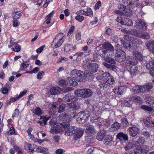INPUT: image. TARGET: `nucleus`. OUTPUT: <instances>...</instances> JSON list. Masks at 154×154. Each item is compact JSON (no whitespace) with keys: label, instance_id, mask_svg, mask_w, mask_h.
Masks as SVG:
<instances>
[{"label":"nucleus","instance_id":"obj_18","mask_svg":"<svg viewBox=\"0 0 154 154\" xmlns=\"http://www.w3.org/2000/svg\"><path fill=\"white\" fill-rule=\"evenodd\" d=\"M64 49L65 52L70 54L71 52H72V51L76 49V46L66 44L64 45Z\"/></svg>","mask_w":154,"mask_h":154},{"label":"nucleus","instance_id":"obj_58","mask_svg":"<svg viewBox=\"0 0 154 154\" xmlns=\"http://www.w3.org/2000/svg\"><path fill=\"white\" fill-rule=\"evenodd\" d=\"M44 75V72L43 71L39 72L37 74V78L38 79H40Z\"/></svg>","mask_w":154,"mask_h":154},{"label":"nucleus","instance_id":"obj_43","mask_svg":"<svg viewBox=\"0 0 154 154\" xmlns=\"http://www.w3.org/2000/svg\"><path fill=\"white\" fill-rule=\"evenodd\" d=\"M67 104L69 105L70 107L72 108L75 109H77L79 107V106L78 105V104L76 103H68Z\"/></svg>","mask_w":154,"mask_h":154},{"label":"nucleus","instance_id":"obj_26","mask_svg":"<svg viewBox=\"0 0 154 154\" xmlns=\"http://www.w3.org/2000/svg\"><path fill=\"white\" fill-rule=\"evenodd\" d=\"M112 137L110 135H107L104 140L105 144L109 145L110 146L113 144Z\"/></svg>","mask_w":154,"mask_h":154},{"label":"nucleus","instance_id":"obj_44","mask_svg":"<svg viewBox=\"0 0 154 154\" xmlns=\"http://www.w3.org/2000/svg\"><path fill=\"white\" fill-rule=\"evenodd\" d=\"M141 108L142 109L149 112H151L152 111L153 109L152 107L145 105H143L141 106Z\"/></svg>","mask_w":154,"mask_h":154},{"label":"nucleus","instance_id":"obj_16","mask_svg":"<svg viewBox=\"0 0 154 154\" xmlns=\"http://www.w3.org/2000/svg\"><path fill=\"white\" fill-rule=\"evenodd\" d=\"M113 54V53H109L108 55H106L105 57L103 58V59L106 62L108 63L111 64H115L116 63V62L115 60L111 57V56Z\"/></svg>","mask_w":154,"mask_h":154},{"label":"nucleus","instance_id":"obj_32","mask_svg":"<svg viewBox=\"0 0 154 154\" xmlns=\"http://www.w3.org/2000/svg\"><path fill=\"white\" fill-rule=\"evenodd\" d=\"M103 65L106 67L114 71H116V67L113 65L108 64L106 62H103Z\"/></svg>","mask_w":154,"mask_h":154},{"label":"nucleus","instance_id":"obj_56","mask_svg":"<svg viewBox=\"0 0 154 154\" xmlns=\"http://www.w3.org/2000/svg\"><path fill=\"white\" fill-rule=\"evenodd\" d=\"M27 146L29 150H30L32 152L34 151V149L35 146L34 144H29Z\"/></svg>","mask_w":154,"mask_h":154},{"label":"nucleus","instance_id":"obj_48","mask_svg":"<svg viewBox=\"0 0 154 154\" xmlns=\"http://www.w3.org/2000/svg\"><path fill=\"white\" fill-rule=\"evenodd\" d=\"M75 17V19L79 22H82V21L84 19V17L81 15H77Z\"/></svg>","mask_w":154,"mask_h":154},{"label":"nucleus","instance_id":"obj_42","mask_svg":"<svg viewBox=\"0 0 154 154\" xmlns=\"http://www.w3.org/2000/svg\"><path fill=\"white\" fill-rule=\"evenodd\" d=\"M32 112L38 116H41L42 114V110L39 107H37L35 109V111Z\"/></svg>","mask_w":154,"mask_h":154},{"label":"nucleus","instance_id":"obj_29","mask_svg":"<svg viewBox=\"0 0 154 154\" xmlns=\"http://www.w3.org/2000/svg\"><path fill=\"white\" fill-rule=\"evenodd\" d=\"M74 97L71 94H68L63 97V99L64 101L66 102H72L75 101Z\"/></svg>","mask_w":154,"mask_h":154},{"label":"nucleus","instance_id":"obj_19","mask_svg":"<svg viewBox=\"0 0 154 154\" xmlns=\"http://www.w3.org/2000/svg\"><path fill=\"white\" fill-rule=\"evenodd\" d=\"M127 69L131 75H134L136 74L137 70V67L135 65H129Z\"/></svg>","mask_w":154,"mask_h":154},{"label":"nucleus","instance_id":"obj_14","mask_svg":"<svg viewBox=\"0 0 154 154\" xmlns=\"http://www.w3.org/2000/svg\"><path fill=\"white\" fill-rule=\"evenodd\" d=\"M116 138L121 141H126L128 140V137L126 134L123 132H119L117 134Z\"/></svg>","mask_w":154,"mask_h":154},{"label":"nucleus","instance_id":"obj_50","mask_svg":"<svg viewBox=\"0 0 154 154\" xmlns=\"http://www.w3.org/2000/svg\"><path fill=\"white\" fill-rule=\"evenodd\" d=\"M21 14L20 12H16L15 13H14L13 14V17L14 19H17L19 18Z\"/></svg>","mask_w":154,"mask_h":154},{"label":"nucleus","instance_id":"obj_47","mask_svg":"<svg viewBox=\"0 0 154 154\" xmlns=\"http://www.w3.org/2000/svg\"><path fill=\"white\" fill-rule=\"evenodd\" d=\"M86 15L90 17H92L93 15V12L91 8H88L87 9V11H86Z\"/></svg>","mask_w":154,"mask_h":154},{"label":"nucleus","instance_id":"obj_31","mask_svg":"<svg viewBox=\"0 0 154 154\" xmlns=\"http://www.w3.org/2000/svg\"><path fill=\"white\" fill-rule=\"evenodd\" d=\"M10 86L11 85L9 84H6L4 86L1 88L2 94H7L9 91L11 89Z\"/></svg>","mask_w":154,"mask_h":154},{"label":"nucleus","instance_id":"obj_11","mask_svg":"<svg viewBox=\"0 0 154 154\" xmlns=\"http://www.w3.org/2000/svg\"><path fill=\"white\" fill-rule=\"evenodd\" d=\"M132 91L135 94L144 93V89L143 85H135L132 89Z\"/></svg>","mask_w":154,"mask_h":154},{"label":"nucleus","instance_id":"obj_22","mask_svg":"<svg viewBox=\"0 0 154 154\" xmlns=\"http://www.w3.org/2000/svg\"><path fill=\"white\" fill-rule=\"evenodd\" d=\"M136 149L139 154H146L149 149L148 147L146 146H140L139 148Z\"/></svg>","mask_w":154,"mask_h":154},{"label":"nucleus","instance_id":"obj_51","mask_svg":"<svg viewBox=\"0 0 154 154\" xmlns=\"http://www.w3.org/2000/svg\"><path fill=\"white\" fill-rule=\"evenodd\" d=\"M143 122L146 125L147 127H150L152 126V125L151 124L152 122H150V121L146 119H144L143 120Z\"/></svg>","mask_w":154,"mask_h":154},{"label":"nucleus","instance_id":"obj_45","mask_svg":"<svg viewBox=\"0 0 154 154\" xmlns=\"http://www.w3.org/2000/svg\"><path fill=\"white\" fill-rule=\"evenodd\" d=\"M123 11L124 14L123 15H126L127 16H130L132 12L128 8H125V9Z\"/></svg>","mask_w":154,"mask_h":154},{"label":"nucleus","instance_id":"obj_7","mask_svg":"<svg viewBox=\"0 0 154 154\" xmlns=\"http://www.w3.org/2000/svg\"><path fill=\"white\" fill-rule=\"evenodd\" d=\"M102 79L103 81L111 85L114 84L115 83L114 78L108 72L104 73L102 75Z\"/></svg>","mask_w":154,"mask_h":154},{"label":"nucleus","instance_id":"obj_6","mask_svg":"<svg viewBox=\"0 0 154 154\" xmlns=\"http://www.w3.org/2000/svg\"><path fill=\"white\" fill-rule=\"evenodd\" d=\"M134 26L139 29L145 30L147 29V23L143 19H138L136 20Z\"/></svg>","mask_w":154,"mask_h":154},{"label":"nucleus","instance_id":"obj_25","mask_svg":"<svg viewBox=\"0 0 154 154\" xmlns=\"http://www.w3.org/2000/svg\"><path fill=\"white\" fill-rule=\"evenodd\" d=\"M106 131L105 130H101L98 133L97 136V139L99 141L103 140L106 134Z\"/></svg>","mask_w":154,"mask_h":154},{"label":"nucleus","instance_id":"obj_30","mask_svg":"<svg viewBox=\"0 0 154 154\" xmlns=\"http://www.w3.org/2000/svg\"><path fill=\"white\" fill-rule=\"evenodd\" d=\"M144 89V93L146 91L149 92L153 88V85L152 83H147L143 85Z\"/></svg>","mask_w":154,"mask_h":154},{"label":"nucleus","instance_id":"obj_54","mask_svg":"<svg viewBox=\"0 0 154 154\" xmlns=\"http://www.w3.org/2000/svg\"><path fill=\"white\" fill-rule=\"evenodd\" d=\"M133 41L136 44H142L143 43L141 40L139 38H136L134 39Z\"/></svg>","mask_w":154,"mask_h":154},{"label":"nucleus","instance_id":"obj_2","mask_svg":"<svg viewBox=\"0 0 154 154\" xmlns=\"http://www.w3.org/2000/svg\"><path fill=\"white\" fill-rule=\"evenodd\" d=\"M64 36V35L62 33H59L56 36L52 43L53 48H59L62 45L64 41L63 38Z\"/></svg>","mask_w":154,"mask_h":154},{"label":"nucleus","instance_id":"obj_1","mask_svg":"<svg viewBox=\"0 0 154 154\" xmlns=\"http://www.w3.org/2000/svg\"><path fill=\"white\" fill-rule=\"evenodd\" d=\"M145 141L144 137H140L137 141L128 143L124 147L126 151H127L131 149L139 148L144 143Z\"/></svg>","mask_w":154,"mask_h":154},{"label":"nucleus","instance_id":"obj_38","mask_svg":"<svg viewBox=\"0 0 154 154\" xmlns=\"http://www.w3.org/2000/svg\"><path fill=\"white\" fill-rule=\"evenodd\" d=\"M69 125V122H63L62 123H60L58 125L60 126V127L61 128L60 130H63V129H65V128L67 127Z\"/></svg>","mask_w":154,"mask_h":154},{"label":"nucleus","instance_id":"obj_12","mask_svg":"<svg viewBox=\"0 0 154 154\" xmlns=\"http://www.w3.org/2000/svg\"><path fill=\"white\" fill-rule=\"evenodd\" d=\"M96 131V129L94 127L91 125H89L88 126L85 130V133L87 134L90 136L93 135Z\"/></svg>","mask_w":154,"mask_h":154},{"label":"nucleus","instance_id":"obj_49","mask_svg":"<svg viewBox=\"0 0 154 154\" xmlns=\"http://www.w3.org/2000/svg\"><path fill=\"white\" fill-rule=\"evenodd\" d=\"M58 83L60 86H67L66 81H65L64 80L61 79L59 81Z\"/></svg>","mask_w":154,"mask_h":154},{"label":"nucleus","instance_id":"obj_13","mask_svg":"<svg viewBox=\"0 0 154 154\" xmlns=\"http://www.w3.org/2000/svg\"><path fill=\"white\" fill-rule=\"evenodd\" d=\"M126 62L129 65H135L137 63V61L136 58L132 56H128L125 58Z\"/></svg>","mask_w":154,"mask_h":154},{"label":"nucleus","instance_id":"obj_10","mask_svg":"<svg viewBox=\"0 0 154 154\" xmlns=\"http://www.w3.org/2000/svg\"><path fill=\"white\" fill-rule=\"evenodd\" d=\"M129 134L132 137L135 136L139 132V129L137 125H134L128 130Z\"/></svg>","mask_w":154,"mask_h":154},{"label":"nucleus","instance_id":"obj_34","mask_svg":"<svg viewBox=\"0 0 154 154\" xmlns=\"http://www.w3.org/2000/svg\"><path fill=\"white\" fill-rule=\"evenodd\" d=\"M90 51L91 50H88V51H85L84 52H81L79 54H78V53H75V54L73 55V56H77V57L76 58V59L77 60V59L78 58L80 57H85L87 55H88Z\"/></svg>","mask_w":154,"mask_h":154},{"label":"nucleus","instance_id":"obj_27","mask_svg":"<svg viewBox=\"0 0 154 154\" xmlns=\"http://www.w3.org/2000/svg\"><path fill=\"white\" fill-rule=\"evenodd\" d=\"M61 91V88L59 87H52L50 90V94L54 95L59 94Z\"/></svg>","mask_w":154,"mask_h":154},{"label":"nucleus","instance_id":"obj_17","mask_svg":"<svg viewBox=\"0 0 154 154\" xmlns=\"http://www.w3.org/2000/svg\"><path fill=\"white\" fill-rule=\"evenodd\" d=\"M87 67L90 71L93 72H95L98 69V65L96 63H90L88 65Z\"/></svg>","mask_w":154,"mask_h":154},{"label":"nucleus","instance_id":"obj_60","mask_svg":"<svg viewBox=\"0 0 154 154\" xmlns=\"http://www.w3.org/2000/svg\"><path fill=\"white\" fill-rule=\"evenodd\" d=\"M133 150H131L129 152L126 153V154H139V153L137 152L138 151L137 149H134Z\"/></svg>","mask_w":154,"mask_h":154},{"label":"nucleus","instance_id":"obj_41","mask_svg":"<svg viewBox=\"0 0 154 154\" xmlns=\"http://www.w3.org/2000/svg\"><path fill=\"white\" fill-rule=\"evenodd\" d=\"M137 47V45L136 44L130 43L129 47L128 48V50L130 51H134L136 49Z\"/></svg>","mask_w":154,"mask_h":154},{"label":"nucleus","instance_id":"obj_4","mask_svg":"<svg viewBox=\"0 0 154 154\" xmlns=\"http://www.w3.org/2000/svg\"><path fill=\"white\" fill-rule=\"evenodd\" d=\"M75 93L78 97L85 98L91 96L93 92L90 89L84 88L76 90Z\"/></svg>","mask_w":154,"mask_h":154},{"label":"nucleus","instance_id":"obj_59","mask_svg":"<svg viewBox=\"0 0 154 154\" xmlns=\"http://www.w3.org/2000/svg\"><path fill=\"white\" fill-rule=\"evenodd\" d=\"M86 11H84L83 10H81L79 11H77L75 14L77 15H86Z\"/></svg>","mask_w":154,"mask_h":154},{"label":"nucleus","instance_id":"obj_5","mask_svg":"<svg viewBox=\"0 0 154 154\" xmlns=\"http://www.w3.org/2000/svg\"><path fill=\"white\" fill-rule=\"evenodd\" d=\"M126 54L125 52L122 50H116L115 55V60L119 62H123L125 60Z\"/></svg>","mask_w":154,"mask_h":154},{"label":"nucleus","instance_id":"obj_35","mask_svg":"<svg viewBox=\"0 0 154 154\" xmlns=\"http://www.w3.org/2000/svg\"><path fill=\"white\" fill-rule=\"evenodd\" d=\"M98 52V53H97L98 55L103 57V58L106 54L107 55H108L109 53V52L106 51L105 50H103V49L101 48L99 49Z\"/></svg>","mask_w":154,"mask_h":154},{"label":"nucleus","instance_id":"obj_36","mask_svg":"<svg viewBox=\"0 0 154 154\" xmlns=\"http://www.w3.org/2000/svg\"><path fill=\"white\" fill-rule=\"evenodd\" d=\"M23 62L21 65L20 69L22 71H23L24 69L27 67L29 64V60L26 61L24 62V61L22 59Z\"/></svg>","mask_w":154,"mask_h":154},{"label":"nucleus","instance_id":"obj_15","mask_svg":"<svg viewBox=\"0 0 154 154\" xmlns=\"http://www.w3.org/2000/svg\"><path fill=\"white\" fill-rule=\"evenodd\" d=\"M124 3L129 7L134 8L137 5V2L134 0H122Z\"/></svg>","mask_w":154,"mask_h":154},{"label":"nucleus","instance_id":"obj_20","mask_svg":"<svg viewBox=\"0 0 154 154\" xmlns=\"http://www.w3.org/2000/svg\"><path fill=\"white\" fill-rule=\"evenodd\" d=\"M76 128V127L72 126L67 128L65 131V135L67 136H71L72 134L74 135V133L75 132Z\"/></svg>","mask_w":154,"mask_h":154},{"label":"nucleus","instance_id":"obj_9","mask_svg":"<svg viewBox=\"0 0 154 154\" xmlns=\"http://www.w3.org/2000/svg\"><path fill=\"white\" fill-rule=\"evenodd\" d=\"M122 85L119 87H116L113 89L114 93L118 95H121L124 93L126 90V88L124 83L120 82Z\"/></svg>","mask_w":154,"mask_h":154},{"label":"nucleus","instance_id":"obj_46","mask_svg":"<svg viewBox=\"0 0 154 154\" xmlns=\"http://www.w3.org/2000/svg\"><path fill=\"white\" fill-rule=\"evenodd\" d=\"M85 77L86 78L89 80L92 79L94 78V75L91 72H88L86 74Z\"/></svg>","mask_w":154,"mask_h":154},{"label":"nucleus","instance_id":"obj_62","mask_svg":"<svg viewBox=\"0 0 154 154\" xmlns=\"http://www.w3.org/2000/svg\"><path fill=\"white\" fill-rule=\"evenodd\" d=\"M119 10L121 11L120 12H122V14L123 15L124 14L123 11L125 9L126 7L124 5H120V6H119Z\"/></svg>","mask_w":154,"mask_h":154},{"label":"nucleus","instance_id":"obj_61","mask_svg":"<svg viewBox=\"0 0 154 154\" xmlns=\"http://www.w3.org/2000/svg\"><path fill=\"white\" fill-rule=\"evenodd\" d=\"M53 140L56 143H58L60 140V137L58 135L54 136L53 137Z\"/></svg>","mask_w":154,"mask_h":154},{"label":"nucleus","instance_id":"obj_3","mask_svg":"<svg viewBox=\"0 0 154 154\" xmlns=\"http://www.w3.org/2000/svg\"><path fill=\"white\" fill-rule=\"evenodd\" d=\"M70 75L74 80L79 82H84L85 78L82 72L80 70L74 69L70 72Z\"/></svg>","mask_w":154,"mask_h":154},{"label":"nucleus","instance_id":"obj_33","mask_svg":"<svg viewBox=\"0 0 154 154\" xmlns=\"http://www.w3.org/2000/svg\"><path fill=\"white\" fill-rule=\"evenodd\" d=\"M122 20H123L122 25L128 26H131L133 25L132 20L129 18L123 17Z\"/></svg>","mask_w":154,"mask_h":154},{"label":"nucleus","instance_id":"obj_55","mask_svg":"<svg viewBox=\"0 0 154 154\" xmlns=\"http://www.w3.org/2000/svg\"><path fill=\"white\" fill-rule=\"evenodd\" d=\"M152 97H146V102L150 106L152 105Z\"/></svg>","mask_w":154,"mask_h":154},{"label":"nucleus","instance_id":"obj_53","mask_svg":"<svg viewBox=\"0 0 154 154\" xmlns=\"http://www.w3.org/2000/svg\"><path fill=\"white\" fill-rule=\"evenodd\" d=\"M111 123V121L109 119L104 120L103 122V124L106 126H109Z\"/></svg>","mask_w":154,"mask_h":154},{"label":"nucleus","instance_id":"obj_57","mask_svg":"<svg viewBox=\"0 0 154 154\" xmlns=\"http://www.w3.org/2000/svg\"><path fill=\"white\" fill-rule=\"evenodd\" d=\"M65 110L64 106L63 105H61L59 107L57 111L58 112L61 113L63 112Z\"/></svg>","mask_w":154,"mask_h":154},{"label":"nucleus","instance_id":"obj_28","mask_svg":"<svg viewBox=\"0 0 154 154\" xmlns=\"http://www.w3.org/2000/svg\"><path fill=\"white\" fill-rule=\"evenodd\" d=\"M120 124L117 122H115L112 124L111 128L109 129V131L113 132L119 129L120 127Z\"/></svg>","mask_w":154,"mask_h":154},{"label":"nucleus","instance_id":"obj_64","mask_svg":"<svg viewBox=\"0 0 154 154\" xmlns=\"http://www.w3.org/2000/svg\"><path fill=\"white\" fill-rule=\"evenodd\" d=\"M99 86L100 88L103 90H105L109 86L108 85L105 83L101 84L99 85Z\"/></svg>","mask_w":154,"mask_h":154},{"label":"nucleus","instance_id":"obj_23","mask_svg":"<svg viewBox=\"0 0 154 154\" xmlns=\"http://www.w3.org/2000/svg\"><path fill=\"white\" fill-rule=\"evenodd\" d=\"M75 132L74 133V136L75 137V139L80 138L83 135L84 130L82 128L77 129V128H75Z\"/></svg>","mask_w":154,"mask_h":154},{"label":"nucleus","instance_id":"obj_37","mask_svg":"<svg viewBox=\"0 0 154 154\" xmlns=\"http://www.w3.org/2000/svg\"><path fill=\"white\" fill-rule=\"evenodd\" d=\"M134 56L138 60L141 61L143 60V56L140 52L136 51L133 53Z\"/></svg>","mask_w":154,"mask_h":154},{"label":"nucleus","instance_id":"obj_21","mask_svg":"<svg viewBox=\"0 0 154 154\" xmlns=\"http://www.w3.org/2000/svg\"><path fill=\"white\" fill-rule=\"evenodd\" d=\"M103 47L104 49L107 50L108 52H109L110 53H113L112 51H113V48L110 43L106 42L103 44Z\"/></svg>","mask_w":154,"mask_h":154},{"label":"nucleus","instance_id":"obj_24","mask_svg":"<svg viewBox=\"0 0 154 154\" xmlns=\"http://www.w3.org/2000/svg\"><path fill=\"white\" fill-rule=\"evenodd\" d=\"M74 79L69 77L66 80L67 85V86H76L77 85V82Z\"/></svg>","mask_w":154,"mask_h":154},{"label":"nucleus","instance_id":"obj_40","mask_svg":"<svg viewBox=\"0 0 154 154\" xmlns=\"http://www.w3.org/2000/svg\"><path fill=\"white\" fill-rule=\"evenodd\" d=\"M146 66V68L149 69H152L154 68V60H152L147 63Z\"/></svg>","mask_w":154,"mask_h":154},{"label":"nucleus","instance_id":"obj_63","mask_svg":"<svg viewBox=\"0 0 154 154\" xmlns=\"http://www.w3.org/2000/svg\"><path fill=\"white\" fill-rule=\"evenodd\" d=\"M133 100L136 102H139L141 100V98L138 96H135L133 97Z\"/></svg>","mask_w":154,"mask_h":154},{"label":"nucleus","instance_id":"obj_8","mask_svg":"<svg viewBox=\"0 0 154 154\" xmlns=\"http://www.w3.org/2000/svg\"><path fill=\"white\" fill-rule=\"evenodd\" d=\"M90 116V114L88 112H80L77 114L76 117L78 121H80L82 123H84L88 119Z\"/></svg>","mask_w":154,"mask_h":154},{"label":"nucleus","instance_id":"obj_39","mask_svg":"<svg viewBox=\"0 0 154 154\" xmlns=\"http://www.w3.org/2000/svg\"><path fill=\"white\" fill-rule=\"evenodd\" d=\"M139 37L145 39H148L150 38L149 34L146 32H140Z\"/></svg>","mask_w":154,"mask_h":154},{"label":"nucleus","instance_id":"obj_52","mask_svg":"<svg viewBox=\"0 0 154 154\" xmlns=\"http://www.w3.org/2000/svg\"><path fill=\"white\" fill-rule=\"evenodd\" d=\"M131 32L132 34L139 37V35H140V34L139 31L136 29H134L132 30Z\"/></svg>","mask_w":154,"mask_h":154}]
</instances>
